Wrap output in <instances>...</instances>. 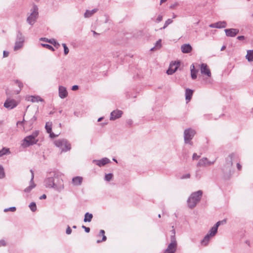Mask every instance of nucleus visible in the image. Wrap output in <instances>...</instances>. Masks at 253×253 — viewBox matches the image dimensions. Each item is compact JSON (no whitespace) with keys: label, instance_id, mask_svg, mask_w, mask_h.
<instances>
[{"label":"nucleus","instance_id":"obj_1","mask_svg":"<svg viewBox=\"0 0 253 253\" xmlns=\"http://www.w3.org/2000/svg\"><path fill=\"white\" fill-rule=\"evenodd\" d=\"M202 195L203 191L202 190H198L192 193L187 201L188 208L191 209L194 208L200 201Z\"/></svg>","mask_w":253,"mask_h":253},{"label":"nucleus","instance_id":"obj_2","mask_svg":"<svg viewBox=\"0 0 253 253\" xmlns=\"http://www.w3.org/2000/svg\"><path fill=\"white\" fill-rule=\"evenodd\" d=\"M23 87V83L18 80H14L12 82L11 86L6 90L7 95L18 94L21 91Z\"/></svg>","mask_w":253,"mask_h":253},{"label":"nucleus","instance_id":"obj_3","mask_svg":"<svg viewBox=\"0 0 253 253\" xmlns=\"http://www.w3.org/2000/svg\"><path fill=\"white\" fill-rule=\"evenodd\" d=\"M38 135L39 131H36L31 135L25 137L21 143L22 147L26 148L29 146L36 144L38 142V139L36 138Z\"/></svg>","mask_w":253,"mask_h":253},{"label":"nucleus","instance_id":"obj_4","mask_svg":"<svg viewBox=\"0 0 253 253\" xmlns=\"http://www.w3.org/2000/svg\"><path fill=\"white\" fill-rule=\"evenodd\" d=\"M54 143L56 147L61 149L62 152H66L71 149V145L66 139H59L55 140Z\"/></svg>","mask_w":253,"mask_h":253},{"label":"nucleus","instance_id":"obj_5","mask_svg":"<svg viewBox=\"0 0 253 253\" xmlns=\"http://www.w3.org/2000/svg\"><path fill=\"white\" fill-rule=\"evenodd\" d=\"M177 247V243L174 235L171 236L170 243L168 245L164 253H175Z\"/></svg>","mask_w":253,"mask_h":253},{"label":"nucleus","instance_id":"obj_6","mask_svg":"<svg viewBox=\"0 0 253 253\" xmlns=\"http://www.w3.org/2000/svg\"><path fill=\"white\" fill-rule=\"evenodd\" d=\"M196 132L195 130L192 128H187L184 131V142L185 143L189 144L190 145H192V142L191 140L193 138L195 135Z\"/></svg>","mask_w":253,"mask_h":253},{"label":"nucleus","instance_id":"obj_7","mask_svg":"<svg viewBox=\"0 0 253 253\" xmlns=\"http://www.w3.org/2000/svg\"><path fill=\"white\" fill-rule=\"evenodd\" d=\"M38 8L37 6L34 5L33 11L30 15L27 18L28 22L33 25L36 21L38 16Z\"/></svg>","mask_w":253,"mask_h":253},{"label":"nucleus","instance_id":"obj_8","mask_svg":"<svg viewBox=\"0 0 253 253\" xmlns=\"http://www.w3.org/2000/svg\"><path fill=\"white\" fill-rule=\"evenodd\" d=\"M45 127L47 132L49 134V136L51 138L56 137L60 134V129L57 131L55 130V133L52 132V123L51 122L46 123Z\"/></svg>","mask_w":253,"mask_h":253},{"label":"nucleus","instance_id":"obj_9","mask_svg":"<svg viewBox=\"0 0 253 253\" xmlns=\"http://www.w3.org/2000/svg\"><path fill=\"white\" fill-rule=\"evenodd\" d=\"M200 68L201 73L202 75L207 76L208 78L211 77V72L207 64L202 63L199 65Z\"/></svg>","mask_w":253,"mask_h":253},{"label":"nucleus","instance_id":"obj_10","mask_svg":"<svg viewBox=\"0 0 253 253\" xmlns=\"http://www.w3.org/2000/svg\"><path fill=\"white\" fill-rule=\"evenodd\" d=\"M96 242L99 244L106 240V237L105 235V231L103 230H100L99 232L96 236Z\"/></svg>","mask_w":253,"mask_h":253},{"label":"nucleus","instance_id":"obj_11","mask_svg":"<svg viewBox=\"0 0 253 253\" xmlns=\"http://www.w3.org/2000/svg\"><path fill=\"white\" fill-rule=\"evenodd\" d=\"M179 67V62H172L170 64L169 67L167 71L168 75H172L174 73Z\"/></svg>","mask_w":253,"mask_h":253},{"label":"nucleus","instance_id":"obj_12","mask_svg":"<svg viewBox=\"0 0 253 253\" xmlns=\"http://www.w3.org/2000/svg\"><path fill=\"white\" fill-rule=\"evenodd\" d=\"M17 104L14 99H7L4 103V106L6 108L11 109L16 107Z\"/></svg>","mask_w":253,"mask_h":253},{"label":"nucleus","instance_id":"obj_13","mask_svg":"<svg viewBox=\"0 0 253 253\" xmlns=\"http://www.w3.org/2000/svg\"><path fill=\"white\" fill-rule=\"evenodd\" d=\"M226 35L228 37H234L239 32V30L237 29H226L224 30Z\"/></svg>","mask_w":253,"mask_h":253},{"label":"nucleus","instance_id":"obj_14","mask_svg":"<svg viewBox=\"0 0 253 253\" xmlns=\"http://www.w3.org/2000/svg\"><path fill=\"white\" fill-rule=\"evenodd\" d=\"M214 163V161L210 162L207 158H203L200 160L197 166L199 167L208 166L212 165Z\"/></svg>","mask_w":253,"mask_h":253},{"label":"nucleus","instance_id":"obj_15","mask_svg":"<svg viewBox=\"0 0 253 253\" xmlns=\"http://www.w3.org/2000/svg\"><path fill=\"white\" fill-rule=\"evenodd\" d=\"M226 26L227 24L225 21H219L210 24L209 27L212 28H223L226 27Z\"/></svg>","mask_w":253,"mask_h":253},{"label":"nucleus","instance_id":"obj_16","mask_svg":"<svg viewBox=\"0 0 253 253\" xmlns=\"http://www.w3.org/2000/svg\"><path fill=\"white\" fill-rule=\"evenodd\" d=\"M221 223L222 222H216V223L210 229L208 234L213 237L216 234L217 229L221 225Z\"/></svg>","mask_w":253,"mask_h":253},{"label":"nucleus","instance_id":"obj_17","mask_svg":"<svg viewBox=\"0 0 253 253\" xmlns=\"http://www.w3.org/2000/svg\"><path fill=\"white\" fill-rule=\"evenodd\" d=\"M93 162L99 167H102L109 164L110 163V160L108 158H105L100 160H94Z\"/></svg>","mask_w":253,"mask_h":253},{"label":"nucleus","instance_id":"obj_18","mask_svg":"<svg viewBox=\"0 0 253 253\" xmlns=\"http://www.w3.org/2000/svg\"><path fill=\"white\" fill-rule=\"evenodd\" d=\"M26 99L28 101H30L32 102H38L39 101L42 102L43 101V99L39 96H28L26 97Z\"/></svg>","mask_w":253,"mask_h":253},{"label":"nucleus","instance_id":"obj_19","mask_svg":"<svg viewBox=\"0 0 253 253\" xmlns=\"http://www.w3.org/2000/svg\"><path fill=\"white\" fill-rule=\"evenodd\" d=\"M181 49L183 53H188L192 51V47L189 44H184L181 45Z\"/></svg>","mask_w":253,"mask_h":253},{"label":"nucleus","instance_id":"obj_20","mask_svg":"<svg viewBox=\"0 0 253 253\" xmlns=\"http://www.w3.org/2000/svg\"><path fill=\"white\" fill-rule=\"evenodd\" d=\"M46 187L48 188L58 187L57 184L55 183V179L52 177L48 178L46 180Z\"/></svg>","mask_w":253,"mask_h":253},{"label":"nucleus","instance_id":"obj_21","mask_svg":"<svg viewBox=\"0 0 253 253\" xmlns=\"http://www.w3.org/2000/svg\"><path fill=\"white\" fill-rule=\"evenodd\" d=\"M123 114V112L121 110H117L112 112V120H116L120 118Z\"/></svg>","mask_w":253,"mask_h":253},{"label":"nucleus","instance_id":"obj_22","mask_svg":"<svg viewBox=\"0 0 253 253\" xmlns=\"http://www.w3.org/2000/svg\"><path fill=\"white\" fill-rule=\"evenodd\" d=\"M59 95L61 98H64L67 96L68 93L66 90V89L64 87L62 86H59Z\"/></svg>","mask_w":253,"mask_h":253},{"label":"nucleus","instance_id":"obj_23","mask_svg":"<svg viewBox=\"0 0 253 253\" xmlns=\"http://www.w3.org/2000/svg\"><path fill=\"white\" fill-rule=\"evenodd\" d=\"M191 76L192 79L195 80L197 78V74L198 72V69H195V65L192 64L190 66Z\"/></svg>","mask_w":253,"mask_h":253},{"label":"nucleus","instance_id":"obj_24","mask_svg":"<svg viewBox=\"0 0 253 253\" xmlns=\"http://www.w3.org/2000/svg\"><path fill=\"white\" fill-rule=\"evenodd\" d=\"M234 156L235 155L234 154H231L226 158L225 167L230 168L231 167L232 165L233 158Z\"/></svg>","mask_w":253,"mask_h":253},{"label":"nucleus","instance_id":"obj_25","mask_svg":"<svg viewBox=\"0 0 253 253\" xmlns=\"http://www.w3.org/2000/svg\"><path fill=\"white\" fill-rule=\"evenodd\" d=\"M83 182V177L76 176L72 179V183L75 186L81 185Z\"/></svg>","mask_w":253,"mask_h":253},{"label":"nucleus","instance_id":"obj_26","mask_svg":"<svg viewBox=\"0 0 253 253\" xmlns=\"http://www.w3.org/2000/svg\"><path fill=\"white\" fill-rule=\"evenodd\" d=\"M98 11L97 8H94L91 10H87L84 14L85 18H89Z\"/></svg>","mask_w":253,"mask_h":253},{"label":"nucleus","instance_id":"obj_27","mask_svg":"<svg viewBox=\"0 0 253 253\" xmlns=\"http://www.w3.org/2000/svg\"><path fill=\"white\" fill-rule=\"evenodd\" d=\"M193 90L190 89H186L185 91V99L187 102H189L192 96Z\"/></svg>","mask_w":253,"mask_h":253},{"label":"nucleus","instance_id":"obj_28","mask_svg":"<svg viewBox=\"0 0 253 253\" xmlns=\"http://www.w3.org/2000/svg\"><path fill=\"white\" fill-rule=\"evenodd\" d=\"M212 237L207 234L201 241V244L203 246H207Z\"/></svg>","mask_w":253,"mask_h":253},{"label":"nucleus","instance_id":"obj_29","mask_svg":"<svg viewBox=\"0 0 253 253\" xmlns=\"http://www.w3.org/2000/svg\"><path fill=\"white\" fill-rule=\"evenodd\" d=\"M246 58L250 62L253 61V49L247 51Z\"/></svg>","mask_w":253,"mask_h":253},{"label":"nucleus","instance_id":"obj_30","mask_svg":"<svg viewBox=\"0 0 253 253\" xmlns=\"http://www.w3.org/2000/svg\"><path fill=\"white\" fill-rule=\"evenodd\" d=\"M10 154V151L9 148H3L0 150V157H2L4 155H8Z\"/></svg>","mask_w":253,"mask_h":253},{"label":"nucleus","instance_id":"obj_31","mask_svg":"<svg viewBox=\"0 0 253 253\" xmlns=\"http://www.w3.org/2000/svg\"><path fill=\"white\" fill-rule=\"evenodd\" d=\"M93 217L91 213L87 212L85 213L84 218V221H90Z\"/></svg>","mask_w":253,"mask_h":253},{"label":"nucleus","instance_id":"obj_32","mask_svg":"<svg viewBox=\"0 0 253 253\" xmlns=\"http://www.w3.org/2000/svg\"><path fill=\"white\" fill-rule=\"evenodd\" d=\"M23 46V42L21 41L17 42L14 46V50H17L21 48Z\"/></svg>","mask_w":253,"mask_h":253},{"label":"nucleus","instance_id":"obj_33","mask_svg":"<svg viewBox=\"0 0 253 253\" xmlns=\"http://www.w3.org/2000/svg\"><path fill=\"white\" fill-rule=\"evenodd\" d=\"M44 41L48 42H49L51 44H52L53 45H54V46H56V47H57L59 45V43H57L55 40L54 39H51V40H47L46 39V40L44 39Z\"/></svg>","mask_w":253,"mask_h":253},{"label":"nucleus","instance_id":"obj_34","mask_svg":"<svg viewBox=\"0 0 253 253\" xmlns=\"http://www.w3.org/2000/svg\"><path fill=\"white\" fill-rule=\"evenodd\" d=\"M29 208L33 211H35L37 210V206L34 202H32L30 204Z\"/></svg>","mask_w":253,"mask_h":253},{"label":"nucleus","instance_id":"obj_35","mask_svg":"<svg viewBox=\"0 0 253 253\" xmlns=\"http://www.w3.org/2000/svg\"><path fill=\"white\" fill-rule=\"evenodd\" d=\"M35 187V184H34L33 183H32L29 187H28L25 189L24 191L25 192L28 193V192H30L31 190L33 188H34Z\"/></svg>","mask_w":253,"mask_h":253},{"label":"nucleus","instance_id":"obj_36","mask_svg":"<svg viewBox=\"0 0 253 253\" xmlns=\"http://www.w3.org/2000/svg\"><path fill=\"white\" fill-rule=\"evenodd\" d=\"M172 21H173L171 19H168L165 22L164 27L161 28L160 29H165L169 25L171 24L172 22Z\"/></svg>","mask_w":253,"mask_h":253},{"label":"nucleus","instance_id":"obj_37","mask_svg":"<svg viewBox=\"0 0 253 253\" xmlns=\"http://www.w3.org/2000/svg\"><path fill=\"white\" fill-rule=\"evenodd\" d=\"M62 45L64 47V54L67 55L69 53V50L65 43H63Z\"/></svg>","mask_w":253,"mask_h":253},{"label":"nucleus","instance_id":"obj_38","mask_svg":"<svg viewBox=\"0 0 253 253\" xmlns=\"http://www.w3.org/2000/svg\"><path fill=\"white\" fill-rule=\"evenodd\" d=\"M4 176V172L3 168L0 166V178H2Z\"/></svg>","mask_w":253,"mask_h":253},{"label":"nucleus","instance_id":"obj_39","mask_svg":"<svg viewBox=\"0 0 253 253\" xmlns=\"http://www.w3.org/2000/svg\"><path fill=\"white\" fill-rule=\"evenodd\" d=\"M161 47V40H159L157 42L154 48H156L157 49H159Z\"/></svg>","mask_w":253,"mask_h":253},{"label":"nucleus","instance_id":"obj_40","mask_svg":"<svg viewBox=\"0 0 253 253\" xmlns=\"http://www.w3.org/2000/svg\"><path fill=\"white\" fill-rule=\"evenodd\" d=\"M42 45L43 46V47H46V48H47V49H48L49 50H52V51L54 50V48H53V47L51 46V45H49V44H42Z\"/></svg>","mask_w":253,"mask_h":253},{"label":"nucleus","instance_id":"obj_41","mask_svg":"<svg viewBox=\"0 0 253 253\" xmlns=\"http://www.w3.org/2000/svg\"><path fill=\"white\" fill-rule=\"evenodd\" d=\"M16 211V208L15 207H11V208H7V209H5L4 210V211L5 212H7V211Z\"/></svg>","mask_w":253,"mask_h":253},{"label":"nucleus","instance_id":"obj_42","mask_svg":"<svg viewBox=\"0 0 253 253\" xmlns=\"http://www.w3.org/2000/svg\"><path fill=\"white\" fill-rule=\"evenodd\" d=\"M162 20H163V15H162L161 14H159L158 15V17L157 18V19H156L155 22L157 23H159Z\"/></svg>","mask_w":253,"mask_h":253},{"label":"nucleus","instance_id":"obj_43","mask_svg":"<svg viewBox=\"0 0 253 253\" xmlns=\"http://www.w3.org/2000/svg\"><path fill=\"white\" fill-rule=\"evenodd\" d=\"M190 177V174L189 173H187L186 174L183 175L181 177V179L189 178Z\"/></svg>","mask_w":253,"mask_h":253},{"label":"nucleus","instance_id":"obj_44","mask_svg":"<svg viewBox=\"0 0 253 253\" xmlns=\"http://www.w3.org/2000/svg\"><path fill=\"white\" fill-rule=\"evenodd\" d=\"M6 246V242L3 240H0V247Z\"/></svg>","mask_w":253,"mask_h":253},{"label":"nucleus","instance_id":"obj_45","mask_svg":"<svg viewBox=\"0 0 253 253\" xmlns=\"http://www.w3.org/2000/svg\"><path fill=\"white\" fill-rule=\"evenodd\" d=\"M178 5V2H175L174 3L171 4L170 6H169V8H171V9H174L175 8L177 5Z\"/></svg>","mask_w":253,"mask_h":253},{"label":"nucleus","instance_id":"obj_46","mask_svg":"<svg viewBox=\"0 0 253 253\" xmlns=\"http://www.w3.org/2000/svg\"><path fill=\"white\" fill-rule=\"evenodd\" d=\"M71 232H72L71 229L70 228V227L69 226H68V227L66 230V234L68 235L70 234L71 233Z\"/></svg>","mask_w":253,"mask_h":253},{"label":"nucleus","instance_id":"obj_47","mask_svg":"<svg viewBox=\"0 0 253 253\" xmlns=\"http://www.w3.org/2000/svg\"><path fill=\"white\" fill-rule=\"evenodd\" d=\"M105 179L107 181H110L111 180V174H108L105 176Z\"/></svg>","mask_w":253,"mask_h":253},{"label":"nucleus","instance_id":"obj_48","mask_svg":"<svg viewBox=\"0 0 253 253\" xmlns=\"http://www.w3.org/2000/svg\"><path fill=\"white\" fill-rule=\"evenodd\" d=\"M82 227H83V228H84V229L86 233H88V232H89V231H90V228H89V227H85V226H84V225H83V226H82Z\"/></svg>","mask_w":253,"mask_h":253},{"label":"nucleus","instance_id":"obj_49","mask_svg":"<svg viewBox=\"0 0 253 253\" xmlns=\"http://www.w3.org/2000/svg\"><path fill=\"white\" fill-rule=\"evenodd\" d=\"M192 158L193 160H197L199 158V156L197 155L196 153H194Z\"/></svg>","mask_w":253,"mask_h":253},{"label":"nucleus","instance_id":"obj_50","mask_svg":"<svg viewBox=\"0 0 253 253\" xmlns=\"http://www.w3.org/2000/svg\"><path fill=\"white\" fill-rule=\"evenodd\" d=\"M237 39L239 40L242 41V40H244L245 39V37L244 36H238L237 37Z\"/></svg>","mask_w":253,"mask_h":253},{"label":"nucleus","instance_id":"obj_51","mask_svg":"<svg viewBox=\"0 0 253 253\" xmlns=\"http://www.w3.org/2000/svg\"><path fill=\"white\" fill-rule=\"evenodd\" d=\"M204 80L206 84H211V80L208 78L204 79Z\"/></svg>","mask_w":253,"mask_h":253},{"label":"nucleus","instance_id":"obj_52","mask_svg":"<svg viewBox=\"0 0 253 253\" xmlns=\"http://www.w3.org/2000/svg\"><path fill=\"white\" fill-rule=\"evenodd\" d=\"M46 198V196L45 194H43L42 196H41L40 197V200H42V199H45Z\"/></svg>","mask_w":253,"mask_h":253},{"label":"nucleus","instance_id":"obj_53","mask_svg":"<svg viewBox=\"0 0 253 253\" xmlns=\"http://www.w3.org/2000/svg\"><path fill=\"white\" fill-rule=\"evenodd\" d=\"M9 53L8 52H6L5 51H3V56L4 57H7L8 56Z\"/></svg>","mask_w":253,"mask_h":253},{"label":"nucleus","instance_id":"obj_54","mask_svg":"<svg viewBox=\"0 0 253 253\" xmlns=\"http://www.w3.org/2000/svg\"><path fill=\"white\" fill-rule=\"evenodd\" d=\"M72 89L73 90H77L78 89V86L76 85H74V86H72Z\"/></svg>","mask_w":253,"mask_h":253},{"label":"nucleus","instance_id":"obj_55","mask_svg":"<svg viewBox=\"0 0 253 253\" xmlns=\"http://www.w3.org/2000/svg\"><path fill=\"white\" fill-rule=\"evenodd\" d=\"M237 167L238 170H240L241 169L242 166L240 164L238 163L237 165Z\"/></svg>","mask_w":253,"mask_h":253},{"label":"nucleus","instance_id":"obj_56","mask_svg":"<svg viewBox=\"0 0 253 253\" xmlns=\"http://www.w3.org/2000/svg\"><path fill=\"white\" fill-rule=\"evenodd\" d=\"M127 123L128 125H130L131 124V123H132V121H131V120H127Z\"/></svg>","mask_w":253,"mask_h":253},{"label":"nucleus","instance_id":"obj_57","mask_svg":"<svg viewBox=\"0 0 253 253\" xmlns=\"http://www.w3.org/2000/svg\"><path fill=\"white\" fill-rule=\"evenodd\" d=\"M225 48H226V46L225 45L222 46L221 48V51L224 50Z\"/></svg>","mask_w":253,"mask_h":253},{"label":"nucleus","instance_id":"obj_58","mask_svg":"<svg viewBox=\"0 0 253 253\" xmlns=\"http://www.w3.org/2000/svg\"><path fill=\"white\" fill-rule=\"evenodd\" d=\"M167 0H161V1H160V4H161L163 2H165V1H166Z\"/></svg>","mask_w":253,"mask_h":253},{"label":"nucleus","instance_id":"obj_59","mask_svg":"<svg viewBox=\"0 0 253 253\" xmlns=\"http://www.w3.org/2000/svg\"><path fill=\"white\" fill-rule=\"evenodd\" d=\"M103 118L101 117L98 119V122H100L102 120Z\"/></svg>","mask_w":253,"mask_h":253},{"label":"nucleus","instance_id":"obj_60","mask_svg":"<svg viewBox=\"0 0 253 253\" xmlns=\"http://www.w3.org/2000/svg\"><path fill=\"white\" fill-rule=\"evenodd\" d=\"M176 17V15L173 14V18H175Z\"/></svg>","mask_w":253,"mask_h":253},{"label":"nucleus","instance_id":"obj_61","mask_svg":"<svg viewBox=\"0 0 253 253\" xmlns=\"http://www.w3.org/2000/svg\"><path fill=\"white\" fill-rule=\"evenodd\" d=\"M113 160L115 161V162L117 163V160L115 159H113Z\"/></svg>","mask_w":253,"mask_h":253},{"label":"nucleus","instance_id":"obj_62","mask_svg":"<svg viewBox=\"0 0 253 253\" xmlns=\"http://www.w3.org/2000/svg\"><path fill=\"white\" fill-rule=\"evenodd\" d=\"M93 32L94 34H96V33L95 31H93Z\"/></svg>","mask_w":253,"mask_h":253},{"label":"nucleus","instance_id":"obj_63","mask_svg":"<svg viewBox=\"0 0 253 253\" xmlns=\"http://www.w3.org/2000/svg\"><path fill=\"white\" fill-rule=\"evenodd\" d=\"M58 127H59V128H60V124L59 125V126H58Z\"/></svg>","mask_w":253,"mask_h":253},{"label":"nucleus","instance_id":"obj_64","mask_svg":"<svg viewBox=\"0 0 253 253\" xmlns=\"http://www.w3.org/2000/svg\"><path fill=\"white\" fill-rule=\"evenodd\" d=\"M73 228H76V226H73Z\"/></svg>","mask_w":253,"mask_h":253}]
</instances>
